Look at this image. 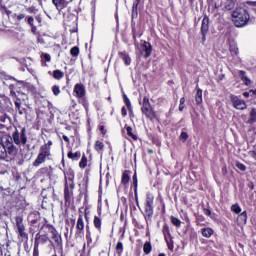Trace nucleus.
Instances as JSON below:
<instances>
[{
  "mask_svg": "<svg viewBox=\"0 0 256 256\" xmlns=\"http://www.w3.org/2000/svg\"><path fill=\"white\" fill-rule=\"evenodd\" d=\"M19 149H17L13 142H11V137L4 135L0 139V159L3 161H13L17 157Z\"/></svg>",
  "mask_w": 256,
  "mask_h": 256,
  "instance_id": "obj_1",
  "label": "nucleus"
},
{
  "mask_svg": "<svg viewBox=\"0 0 256 256\" xmlns=\"http://www.w3.org/2000/svg\"><path fill=\"white\" fill-rule=\"evenodd\" d=\"M250 18L249 12L243 8H237L232 13V19L235 27H245Z\"/></svg>",
  "mask_w": 256,
  "mask_h": 256,
  "instance_id": "obj_2",
  "label": "nucleus"
},
{
  "mask_svg": "<svg viewBox=\"0 0 256 256\" xmlns=\"http://www.w3.org/2000/svg\"><path fill=\"white\" fill-rule=\"evenodd\" d=\"M49 157H51V151L49 146L42 145L40 147V151L36 160L33 162V167H39L40 165H42V163H45V161H47Z\"/></svg>",
  "mask_w": 256,
  "mask_h": 256,
  "instance_id": "obj_3",
  "label": "nucleus"
},
{
  "mask_svg": "<svg viewBox=\"0 0 256 256\" xmlns=\"http://www.w3.org/2000/svg\"><path fill=\"white\" fill-rule=\"evenodd\" d=\"M141 111L147 119L153 121L155 119V111H153V107H151V103H149V98L144 97Z\"/></svg>",
  "mask_w": 256,
  "mask_h": 256,
  "instance_id": "obj_4",
  "label": "nucleus"
},
{
  "mask_svg": "<svg viewBox=\"0 0 256 256\" xmlns=\"http://www.w3.org/2000/svg\"><path fill=\"white\" fill-rule=\"evenodd\" d=\"M26 130L25 128H22L21 131L19 132L16 130L12 134V139L15 145H26L27 144V135L25 134Z\"/></svg>",
  "mask_w": 256,
  "mask_h": 256,
  "instance_id": "obj_5",
  "label": "nucleus"
},
{
  "mask_svg": "<svg viewBox=\"0 0 256 256\" xmlns=\"http://www.w3.org/2000/svg\"><path fill=\"white\" fill-rule=\"evenodd\" d=\"M153 200L154 197L151 194H148L146 197V202H145V214H146V219H151L153 217Z\"/></svg>",
  "mask_w": 256,
  "mask_h": 256,
  "instance_id": "obj_6",
  "label": "nucleus"
},
{
  "mask_svg": "<svg viewBox=\"0 0 256 256\" xmlns=\"http://www.w3.org/2000/svg\"><path fill=\"white\" fill-rule=\"evenodd\" d=\"M230 101L235 109H238L240 111H243L244 109H247V103H245L244 100L238 98L235 95L230 96Z\"/></svg>",
  "mask_w": 256,
  "mask_h": 256,
  "instance_id": "obj_7",
  "label": "nucleus"
},
{
  "mask_svg": "<svg viewBox=\"0 0 256 256\" xmlns=\"http://www.w3.org/2000/svg\"><path fill=\"white\" fill-rule=\"evenodd\" d=\"M152 51H153V48L151 46V43L147 41H141V55H143L145 59L151 57Z\"/></svg>",
  "mask_w": 256,
  "mask_h": 256,
  "instance_id": "obj_8",
  "label": "nucleus"
},
{
  "mask_svg": "<svg viewBox=\"0 0 256 256\" xmlns=\"http://www.w3.org/2000/svg\"><path fill=\"white\" fill-rule=\"evenodd\" d=\"M207 31H209V18L205 17L201 24L202 41L206 40Z\"/></svg>",
  "mask_w": 256,
  "mask_h": 256,
  "instance_id": "obj_9",
  "label": "nucleus"
},
{
  "mask_svg": "<svg viewBox=\"0 0 256 256\" xmlns=\"http://www.w3.org/2000/svg\"><path fill=\"white\" fill-rule=\"evenodd\" d=\"M75 189V184L69 185L65 184V189H64V197L66 201H69L71 197H73V190Z\"/></svg>",
  "mask_w": 256,
  "mask_h": 256,
  "instance_id": "obj_10",
  "label": "nucleus"
},
{
  "mask_svg": "<svg viewBox=\"0 0 256 256\" xmlns=\"http://www.w3.org/2000/svg\"><path fill=\"white\" fill-rule=\"evenodd\" d=\"M16 227L21 237H25V225H23V218H16Z\"/></svg>",
  "mask_w": 256,
  "mask_h": 256,
  "instance_id": "obj_11",
  "label": "nucleus"
},
{
  "mask_svg": "<svg viewBox=\"0 0 256 256\" xmlns=\"http://www.w3.org/2000/svg\"><path fill=\"white\" fill-rule=\"evenodd\" d=\"M74 93H76L77 97H85V86L83 84H76Z\"/></svg>",
  "mask_w": 256,
  "mask_h": 256,
  "instance_id": "obj_12",
  "label": "nucleus"
},
{
  "mask_svg": "<svg viewBox=\"0 0 256 256\" xmlns=\"http://www.w3.org/2000/svg\"><path fill=\"white\" fill-rule=\"evenodd\" d=\"M239 75L241 77V81L244 83V85H246L247 87H250L251 85V79H249V77L247 76V73H245V71L241 70L239 72Z\"/></svg>",
  "mask_w": 256,
  "mask_h": 256,
  "instance_id": "obj_13",
  "label": "nucleus"
},
{
  "mask_svg": "<svg viewBox=\"0 0 256 256\" xmlns=\"http://www.w3.org/2000/svg\"><path fill=\"white\" fill-rule=\"evenodd\" d=\"M238 225H247V211L242 212L237 217Z\"/></svg>",
  "mask_w": 256,
  "mask_h": 256,
  "instance_id": "obj_14",
  "label": "nucleus"
},
{
  "mask_svg": "<svg viewBox=\"0 0 256 256\" xmlns=\"http://www.w3.org/2000/svg\"><path fill=\"white\" fill-rule=\"evenodd\" d=\"M52 3L56 9H65L67 7V0H52Z\"/></svg>",
  "mask_w": 256,
  "mask_h": 256,
  "instance_id": "obj_15",
  "label": "nucleus"
},
{
  "mask_svg": "<svg viewBox=\"0 0 256 256\" xmlns=\"http://www.w3.org/2000/svg\"><path fill=\"white\" fill-rule=\"evenodd\" d=\"M73 179H75V175L73 174V172H67L65 174V181H66L65 185H71V186L75 185V183H73Z\"/></svg>",
  "mask_w": 256,
  "mask_h": 256,
  "instance_id": "obj_16",
  "label": "nucleus"
},
{
  "mask_svg": "<svg viewBox=\"0 0 256 256\" xmlns=\"http://www.w3.org/2000/svg\"><path fill=\"white\" fill-rule=\"evenodd\" d=\"M119 57L124 61L126 66L131 65V57L125 52H119Z\"/></svg>",
  "mask_w": 256,
  "mask_h": 256,
  "instance_id": "obj_17",
  "label": "nucleus"
},
{
  "mask_svg": "<svg viewBox=\"0 0 256 256\" xmlns=\"http://www.w3.org/2000/svg\"><path fill=\"white\" fill-rule=\"evenodd\" d=\"M86 240H87V246L90 249H93L95 245H93V238L91 237V230H89V228H87L86 230Z\"/></svg>",
  "mask_w": 256,
  "mask_h": 256,
  "instance_id": "obj_18",
  "label": "nucleus"
},
{
  "mask_svg": "<svg viewBox=\"0 0 256 256\" xmlns=\"http://www.w3.org/2000/svg\"><path fill=\"white\" fill-rule=\"evenodd\" d=\"M76 229L82 233V231L85 229V222L83 221V216H79L77 220Z\"/></svg>",
  "mask_w": 256,
  "mask_h": 256,
  "instance_id": "obj_19",
  "label": "nucleus"
},
{
  "mask_svg": "<svg viewBox=\"0 0 256 256\" xmlns=\"http://www.w3.org/2000/svg\"><path fill=\"white\" fill-rule=\"evenodd\" d=\"M68 159H72V161H79L81 159V152H68Z\"/></svg>",
  "mask_w": 256,
  "mask_h": 256,
  "instance_id": "obj_20",
  "label": "nucleus"
},
{
  "mask_svg": "<svg viewBox=\"0 0 256 256\" xmlns=\"http://www.w3.org/2000/svg\"><path fill=\"white\" fill-rule=\"evenodd\" d=\"M196 103L197 105H201L203 103V90L198 89L196 93Z\"/></svg>",
  "mask_w": 256,
  "mask_h": 256,
  "instance_id": "obj_21",
  "label": "nucleus"
},
{
  "mask_svg": "<svg viewBox=\"0 0 256 256\" xmlns=\"http://www.w3.org/2000/svg\"><path fill=\"white\" fill-rule=\"evenodd\" d=\"M202 235L206 237V239H209L214 233L213 229L211 228H203L202 230Z\"/></svg>",
  "mask_w": 256,
  "mask_h": 256,
  "instance_id": "obj_22",
  "label": "nucleus"
},
{
  "mask_svg": "<svg viewBox=\"0 0 256 256\" xmlns=\"http://www.w3.org/2000/svg\"><path fill=\"white\" fill-rule=\"evenodd\" d=\"M93 223H94V227H96L98 232L101 233V225H102L101 219L98 216H95Z\"/></svg>",
  "mask_w": 256,
  "mask_h": 256,
  "instance_id": "obj_23",
  "label": "nucleus"
},
{
  "mask_svg": "<svg viewBox=\"0 0 256 256\" xmlns=\"http://www.w3.org/2000/svg\"><path fill=\"white\" fill-rule=\"evenodd\" d=\"M233 7H235V2H233V0H226L224 3V9H226V11H231Z\"/></svg>",
  "mask_w": 256,
  "mask_h": 256,
  "instance_id": "obj_24",
  "label": "nucleus"
},
{
  "mask_svg": "<svg viewBox=\"0 0 256 256\" xmlns=\"http://www.w3.org/2000/svg\"><path fill=\"white\" fill-rule=\"evenodd\" d=\"M230 53L233 57L239 54V48H237L236 44H230Z\"/></svg>",
  "mask_w": 256,
  "mask_h": 256,
  "instance_id": "obj_25",
  "label": "nucleus"
},
{
  "mask_svg": "<svg viewBox=\"0 0 256 256\" xmlns=\"http://www.w3.org/2000/svg\"><path fill=\"white\" fill-rule=\"evenodd\" d=\"M126 133L128 137H131V139L137 140V136L133 134V128H131V126L126 127Z\"/></svg>",
  "mask_w": 256,
  "mask_h": 256,
  "instance_id": "obj_26",
  "label": "nucleus"
},
{
  "mask_svg": "<svg viewBox=\"0 0 256 256\" xmlns=\"http://www.w3.org/2000/svg\"><path fill=\"white\" fill-rule=\"evenodd\" d=\"M116 252H117V255L119 256L123 255V242H118L116 244Z\"/></svg>",
  "mask_w": 256,
  "mask_h": 256,
  "instance_id": "obj_27",
  "label": "nucleus"
},
{
  "mask_svg": "<svg viewBox=\"0 0 256 256\" xmlns=\"http://www.w3.org/2000/svg\"><path fill=\"white\" fill-rule=\"evenodd\" d=\"M171 223L175 226V227H181V220L175 216L171 217Z\"/></svg>",
  "mask_w": 256,
  "mask_h": 256,
  "instance_id": "obj_28",
  "label": "nucleus"
},
{
  "mask_svg": "<svg viewBox=\"0 0 256 256\" xmlns=\"http://www.w3.org/2000/svg\"><path fill=\"white\" fill-rule=\"evenodd\" d=\"M165 241L167 243L168 249H170V251H173L174 249L173 238L170 236L169 238H165Z\"/></svg>",
  "mask_w": 256,
  "mask_h": 256,
  "instance_id": "obj_29",
  "label": "nucleus"
},
{
  "mask_svg": "<svg viewBox=\"0 0 256 256\" xmlns=\"http://www.w3.org/2000/svg\"><path fill=\"white\" fill-rule=\"evenodd\" d=\"M162 231H163V235H164L165 239L171 237V232L169 231V226H167V225L163 226Z\"/></svg>",
  "mask_w": 256,
  "mask_h": 256,
  "instance_id": "obj_30",
  "label": "nucleus"
},
{
  "mask_svg": "<svg viewBox=\"0 0 256 256\" xmlns=\"http://www.w3.org/2000/svg\"><path fill=\"white\" fill-rule=\"evenodd\" d=\"M52 239L54 240L56 245H59L61 243V236L57 234L56 232H52Z\"/></svg>",
  "mask_w": 256,
  "mask_h": 256,
  "instance_id": "obj_31",
  "label": "nucleus"
},
{
  "mask_svg": "<svg viewBox=\"0 0 256 256\" xmlns=\"http://www.w3.org/2000/svg\"><path fill=\"white\" fill-rule=\"evenodd\" d=\"M33 256H39V240L34 242Z\"/></svg>",
  "mask_w": 256,
  "mask_h": 256,
  "instance_id": "obj_32",
  "label": "nucleus"
},
{
  "mask_svg": "<svg viewBox=\"0 0 256 256\" xmlns=\"http://www.w3.org/2000/svg\"><path fill=\"white\" fill-rule=\"evenodd\" d=\"M79 167H81V169H85V167H87V156H82Z\"/></svg>",
  "mask_w": 256,
  "mask_h": 256,
  "instance_id": "obj_33",
  "label": "nucleus"
},
{
  "mask_svg": "<svg viewBox=\"0 0 256 256\" xmlns=\"http://www.w3.org/2000/svg\"><path fill=\"white\" fill-rule=\"evenodd\" d=\"M151 249H152L151 243L146 242V243L144 244V247H143L144 253H146V255H149V253H151Z\"/></svg>",
  "mask_w": 256,
  "mask_h": 256,
  "instance_id": "obj_34",
  "label": "nucleus"
},
{
  "mask_svg": "<svg viewBox=\"0 0 256 256\" xmlns=\"http://www.w3.org/2000/svg\"><path fill=\"white\" fill-rule=\"evenodd\" d=\"M104 148H105V144H103V142L96 141V143H95L96 151H103Z\"/></svg>",
  "mask_w": 256,
  "mask_h": 256,
  "instance_id": "obj_35",
  "label": "nucleus"
},
{
  "mask_svg": "<svg viewBox=\"0 0 256 256\" xmlns=\"http://www.w3.org/2000/svg\"><path fill=\"white\" fill-rule=\"evenodd\" d=\"M54 79H63V72L61 70H55L53 72Z\"/></svg>",
  "mask_w": 256,
  "mask_h": 256,
  "instance_id": "obj_36",
  "label": "nucleus"
},
{
  "mask_svg": "<svg viewBox=\"0 0 256 256\" xmlns=\"http://www.w3.org/2000/svg\"><path fill=\"white\" fill-rule=\"evenodd\" d=\"M231 211L233 213L239 214L241 213V206H239V204H234L231 206Z\"/></svg>",
  "mask_w": 256,
  "mask_h": 256,
  "instance_id": "obj_37",
  "label": "nucleus"
},
{
  "mask_svg": "<svg viewBox=\"0 0 256 256\" xmlns=\"http://www.w3.org/2000/svg\"><path fill=\"white\" fill-rule=\"evenodd\" d=\"M130 179L131 178L129 177V174H127V172H124L123 175H122L123 185H127V183H129Z\"/></svg>",
  "mask_w": 256,
  "mask_h": 256,
  "instance_id": "obj_38",
  "label": "nucleus"
},
{
  "mask_svg": "<svg viewBox=\"0 0 256 256\" xmlns=\"http://www.w3.org/2000/svg\"><path fill=\"white\" fill-rule=\"evenodd\" d=\"M70 54L72 55V57H78L79 56V47L74 46L73 48H71Z\"/></svg>",
  "mask_w": 256,
  "mask_h": 256,
  "instance_id": "obj_39",
  "label": "nucleus"
},
{
  "mask_svg": "<svg viewBox=\"0 0 256 256\" xmlns=\"http://www.w3.org/2000/svg\"><path fill=\"white\" fill-rule=\"evenodd\" d=\"M255 121H256V110L252 109L250 112L249 123H255Z\"/></svg>",
  "mask_w": 256,
  "mask_h": 256,
  "instance_id": "obj_40",
  "label": "nucleus"
},
{
  "mask_svg": "<svg viewBox=\"0 0 256 256\" xmlns=\"http://www.w3.org/2000/svg\"><path fill=\"white\" fill-rule=\"evenodd\" d=\"M52 92H53V95H55V97H57V95H59V93H61V89L59 88V86L54 85L52 87Z\"/></svg>",
  "mask_w": 256,
  "mask_h": 256,
  "instance_id": "obj_41",
  "label": "nucleus"
},
{
  "mask_svg": "<svg viewBox=\"0 0 256 256\" xmlns=\"http://www.w3.org/2000/svg\"><path fill=\"white\" fill-rule=\"evenodd\" d=\"M139 3H141V0H134L133 6H132L133 13H137V7H139Z\"/></svg>",
  "mask_w": 256,
  "mask_h": 256,
  "instance_id": "obj_42",
  "label": "nucleus"
},
{
  "mask_svg": "<svg viewBox=\"0 0 256 256\" xmlns=\"http://www.w3.org/2000/svg\"><path fill=\"white\" fill-rule=\"evenodd\" d=\"M248 155L252 157V159H255L256 161V145H254L253 149L248 152Z\"/></svg>",
  "mask_w": 256,
  "mask_h": 256,
  "instance_id": "obj_43",
  "label": "nucleus"
},
{
  "mask_svg": "<svg viewBox=\"0 0 256 256\" xmlns=\"http://www.w3.org/2000/svg\"><path fill=\"white\" fill-rule=\"evenodd\" d=\"M41 58L43 59V61H47V63L51 61V55H49L48 53H42Z\"/></svg>",
  "mask_w": 256,
  "mask_h": 256,
  "instance_id": "obj_44",
  "label": "nucleus"
},
{
  "mask_svg": "<svg viewBox=\"0 0 256 256\" xmlns=\"http://www.w3.org/2000/svg\"><path fill=\"white\" fill-rule=\"evenodd\" d=\"M236 167L237 169H239L240 171H246L247 170V166H245V164L237 162L236 163Z\"/></svg>",
  "mask_w": 256,
  "mask_h": 256,
  "instance_id": "obj_45",
  "label": "nucleus"
},
{
  "mask_svg": "<svg viewBox=\"0 0 256 256\" xmlns=\"http://www.w3.org/2000/svg\"><path fill=\"white\" fill-rule=\"evenodd\" d=\"M124 103L127 106V108L129 109V111H131V101L129 100L127 95H124Z\"/></svg>",
  "mask_w": 256,
  "mask_h": 256,
  "instance_id": "obj_46",
  "label": "nucleus"
},
{
  "mask_svg": "<svg viewBox=\"0 0 256 256\" xmlns=\"http://www.w3.org/2000/svg\"><path fill=\"white\" fill-rule=\"evenodd\" d=\"M187 139H189V135L187 134V132H182L180 135V141H187Z\"/></svg>",
  "mask_w": 256,
  "mask_h": 256,
  "instance_id": "obj_47",
  "label": "nucleus"
},
{
  "mask_svg": "<svg viewBox=\"0 0 256 256\" xmlns=\"http://www.w3.org/2000/svg\"><path fill=\"white\" fill-rule=\"evenodd\" d=\"M14 17H16L17 21H22V19H25V14H14Z\"/></svg>",
  "mask_w": 256,
  "mask_h": 256,
  "instance_id": "obj_48",
  "label": "nucleus"
},
{
  "mask_svg": "<svg viewBox=\"0 0 256 256\" xmlns=\"http://www.w3.org/2000/svg\"><path fill=\"white\" fill-rule=\"evenodd\" d=\"M34 21H35V19H34L32 16L28 17V19H27V23H28V25H30L31 27H33Z\"/></svg>",
  "mask_w": 256,
  "mask_h": 256,
  "instance_id": "obj_49",
  "label": "nucleus"
},
{
  "mask_svg": "<svg viewBox=\"0 0 256 256\" xmlns=\"http://www.w3.org/2000/svg\"><path fill=\"white\" fill-rule=\"evenodd\" d=\"M204 215H207L208 217H211V215H212L211 210L208 209V208H205L204 209Z\"/></svg>",
  "mask_w": 256,
  "mask_h": 256,
  "instance_id": "obj_50",
  "label": "nucleus"
},
{
  "mask_svg": "<svg viewBox=\"0 0 256 256\" xmlns=\"http://www.w3.org/2000/svg\"><path fill=\"white\" fill-rule=\"evenodd\" d=\"M121 113H122V117H127V108L122 107Z\"/></svg>",
  "mask_w": 256,
  "mask_h": 256,
  "instance_id": "obj_51",
  "label": "nucleus"
},
{
  "mask_svg": "<svg viewBox=\"0 0 256 256\" xmlns=\"http://www.w3.org/2000/svg\"><path fill=\"white\" fill-rule=\"evenodd\" d=\"M100 131L103 135H105V133H107V130H105V126H100Z\"/></svg>",
  "mask_w": 256,
  "mask_h": 256,
  "instance_id": "obj_52",
  "label": "nucleus"
},
{
  "mask_svg": "<svg viewBox=\"0 0 256 256\" xmlns=\"http://www.w3.org/2000/svg\"><path fill=\"white\" fill-rule=\"evenodd\" d=\"M183 109H185V104H180L179 105V111H183Z\"/></svg>",
  "mask_w": 256,
  "mask_h": 256,
  "instance_id": "obj_53",
  "label": "nucleus"
},
{
  "mask_svg": "<svg viewBox=\"0 0 256 256\" xmlns=\"http://www.w3.org/2000/svg\"><path fill=\"white\" fill-rule=\"evenodd\" d=\"M44 145H46L47 147H49V149H51V145H53V142L48 141V143H46V144H44Z\"/></svg>",
  "mask_w": 256,
  "mask_h": 256,
  "instance_id": "obj_54",
  "label": "nucleus"
},
{
  "mask_svg": "<svg viewBox=\"0 0 256 256\" xmlns=\"http://www.w3.org/2000/svg\"><path fill=\"white\" fill-rule=\"evenodd\" d=\"M180 104L185 105V97H182V98L180 99Z\"/></svg>",
  "mask_w": 256,
  "mask_h": 256,
  "instance_id": "obj_55",
  "label": "nucleus"
},
{
  "mask_svg": "<svg viewBox=\"0 0 256 256\" xmlns=\"http://www.w3.org/2000/svg\"><path fill=\"white\" fill-rule=\"evenodd\" d=\"M63 139L66 143H69V137H67L66 135L63 136Z\"/></svg>",
  "mask_w": 256,
  "mask_h": 256,
  "instance_id": "obj_56",
  "label": "nucleus"
},
{
  "mask_svg": "<svg viewBox=\"0 0 256 256\" xmlns=\"http://www.w3.org/2000/svg\"><path fill=\"white\" fill-rule=\"evenodd\" d=\"M94 241H95V243H97L99 241V234H96V236L94 237Z\"/></svg>",
  "mask_w": 256,
  "mask_h": 256,
  "instance_id": "obj_57",
  "label": "nucleus"
},
{
  "mask_svg": "<svg viewBox=\"0 0 256 256\" xmlns=\"http://www.w3.org/2000/svg\"><path fill=\"white\" fill-rule=\"evenodd\" d=\"M243 97L248 98V97H249V92H244V93H243Z\"/></svg>",
  "mask_w": 256,
  "mask_h": 256,
  "instance_id": "obj_58",
  "label": "nucleus"
},
{
  "mask_svg": "<svg viewBox=\"0 0 256 256\" xmlns=\"http://www.w3.org/2000/svg\"><path fill=\"white\" fill-rule=\"evenodd\" d=\"M15 106L19 109V107H21V104L19 102H15Z\"/></svg>",
  "mask_w": 256,
  "mask_h": 256,
  "instance_id": "obj_59",
  "label": "nucleus"
},
{
  "mask_svg": "<svg viewBox=\"0 0 256 256\" xmlns=\"http://www.w3.org/2000/svg\"><path fill=\"white\" fill-rule=\"evenodd\" d=\"M37 31V28L35 26H32V32L35 33Z\"/></svg>",
  "mask_w": 256,
  "mask_h": 256,
  "instance_id": "obj_60",
  "label": "nucleus"
},
{
  "mask_svg": "<svg viewBox=\"0 0 256 256\" xmlns=\"http://www.w3.org/2000/svg\"><path fill=\"white\" fill-rule=\"evenodd\" d=\"M28 11H29L30 13H33V10H32L31 8H29Z\"/></svg>",
  "mask_w": 256,
  "mask_h": 256,
  "instance_id": "obj_61",
  "label": "nucleus"
},
{
  "mask_svg": "<svg viewBox=\"0 0 256 256\" xmlns=\"http://www.w3.org/2000/svg\"><path fill=\"white\" fill-rule=\"evenodd\" d=\"M158 256H165V253H161V254H159Z\"/></svg>",
  "mask_w": 256,
  "mask_h": 256,
  "instance_id": "obj_62",
  "label": "nucleus"
},
{
  "mask_svg": "<svg viewBox=\"0 0 256 256\" xmlns=\"http://www.w3.org/2000/svg\"><path fill=\"white\" fill-rule=\"evenodd\" d=\"M100 255H105V251H102V252L100 253Z\"/></svg>",
  "mask_w": 256,
  "mask_h": 256,
  "instance_id": "obj_63",
  "label": "nucleus"
},
{
  "mask_svg": "<svg viewBox=\"0 0 256 256\" xmlns=\"http://www.w3.org/2000/svg\"><path fill=\"white\" fill-rule=\"evenodd\" d=\"M10 89H13V85H10Z\"/></svg>",
  "mask_w": 256,
  "mask_h": 256,
  "instance_id": "obj_64",
  "label": "nucleus"
}]
</instances>
